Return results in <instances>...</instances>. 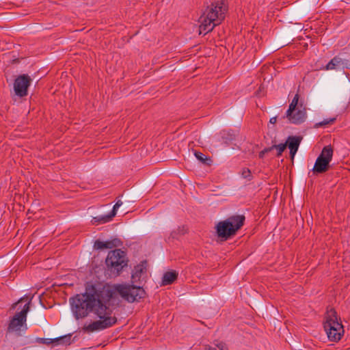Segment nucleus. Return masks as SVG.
I'll use <instances>...</instances> for the list:
<instances>
[{
    "instance_id": "obj_24",
    "label": "nucleus",
    "mask_w": 350,
    "mask_h": 350,
    "mask_svg": "<svg viewBox=\"0 0 350 350\" xmlns=\"http://www.w3.org/2000/svg\"><path fill=\"white\" fill-rule=\"evenodd\" d=\"M272 150V148H265L263 150L260 151V153H259V157L260 158H263L265 153L269 152Z\"/></svg>"
},
{
    "instance_id": "obj_9",
    "label": "nucleus",
    "mask_w": 350,
    "mask_h": 350,
    "mask_svg": "<svg viewBox=\"0 0 350 350\" xmlns=\"http://www.w3.org/2000/svg\"><path fill=\"white\" fill-rule=\"evenodd\" d=\"M31 82V77L27 75H19L14 81V90L15 94L19 97H24L27 95L28 88Z\"/></svg>"
},
{
    "instance_id": "obj_16",
    "label": "nucleus",
    "mask_w": 350,
    "mask_h": 350,
    "mask_svg": "<svg viewBox=\"0 0 350 350\" xmlns=\"http://www.w3.org/2000/svg\"><path fill=\"white\" fill-rule=\"evenodd\" d=\"M113 216H111V213L106 215H99L95 217H93L92 219V224L93 225H98L100 224H105L112 220Z\"/></svg>"
},
{
    "instance_id": "obj_13",
    "label": "nucleus",
    "mask_w": 350,
    "mask_h": 350,
    "mask_svg": "<svg viewBox=\"0 0 350 350\" xmlns=\"http://www.w3.org/2000/svg\"><path fill=\"white\" fill-rule=\"evenodd\" d=\"M117 242L118 241L117 239L111 240V241H102L100 240H96L95 241L94 243V249L97 250H102L105 249H111L114 247L117 246Z\"/></svg>"
},
{
    "instance_id": "obj_12",
    "label": "nucleus",
    "mask_w": 350,
    "mask_h": 350,
    "mask_svg": "<svg viewBox=\"0 0 350 350\" xmlns=\"http://www.w3.org/2000/svg\"><path fill=\"white\" fill-rule=\"evenodd\" d=\"M301 137L297 136H289L286 140V146H288L290 150V154L292 159H294L301 143Z\"/></svg>"
},
{
    "instance_id": "obj_21",
    "label": "nucleus",
    "mask_w": 350,
    "mask_h": 350,
    "mask_svg": "<svg viewBox=\"0 0 350 350\" xmlns=\"http://www.w3.org/2000/svg\"><path fill=\"white\" fill-rule=\"evenodd\" d=\"M241 176L243 178L247 179L248 180H250L252 178L251 172L247 168H243L241 171Z\"/></svg>"
},
{
    "instance_id": "obj_20",
    "label": "nucleus",
    "mask_w": 350,
    "mask_h": 350,
    "mask_svg": "<svg viewBox=\"0 0 350 350\" xmlns=\"http://www.w3.org/2000/svg\"><path fill=\"white\" fill-rule=\"evenodd\" d=\"M336 118H329V119H325L324 120L319 122L318 123H316L315 127L319 128L320 126H323L329 124H332L335 121Z\"/></svg>"
},
{
    "instance_id": "obj_6",
    "label": "nucleus",
    "mask_w": 350,
    "mask_h": 350,
    "mask_svg": "<svg viewBox=\"0 0 350 350\" xmlns=\"http://www.w3.org/2000/svg\"><path fill=\"white\" fill-rule=\"evenodd\" d=\"M111 288L116 292L117 295V303L115 306L118 304V295L129 302H133L138 299L142 298L144 295V291L139 286L134 285L120 284Z\"/></svg>"
},
{
    "instance_id": "obj_10",
    "label": "nucleus",
    "mask_w": 350,
    "mask_h": 350,
    "mask_svg": "<svg viewBox=\"0 0 350 350\" xmlns=\"http://www.w3.org/2000/svg\"><path fill=\"white\" fill-rule=\"evenodd\" d=\"M286 116L291 123L299 124L305 121L307 116L306 109L305 107H303L302 104L300 103V107L296 108L295 111L290 113L289 115L288 111H286Z\"/></svg>"
},
{
    "instance_id": "obj_8",
    "label": "nucleus",
    "mask_w": 350,
    "mask_h": 350,
    "mask_svg": "<svg viewBox=\"0 0 350 350\" xmlns=\"http://www.w3.org/2000/svg\"><path fill=\"white\" fill-rule=\"evenodd\" d=\"M333 152L331 146H326L323 148L312 169L314 173H323L328 170L329 164L332 159Z\"/></svg>"
},
{
    "instance_id": "obj_7",
    "label": "nucleus",
    "mask_w": 350,
    "mask_h": 350,
    "mask_svg": "<svg viewBox=\"0 0 350 350\" xmlns=\"http://www.w3.org/2000/svg\"><path fill=\"white\" fill-rule=\"evenodd\" d=\"M105 262L111 271H116L118 273L127 265L124 252L119 249L110 251Z\"/></svg>"
},
{
    "instance_id": "obj_23",
    "label": "nucleus",
    "mask_w": 350,
    "mask_h": 350,
    "mask_svg": "<svg viewBox=\"0 0 350 350\" xmlns=\"http://www.w3.org/2000/svg\"><path fill=\"white\" fill-rule=\"evenodd\" d=\"M196 157L202 163H205L207 160V157L202 152H195Z\"/></svg>"
},
{
    "instance_id": "obj_5",
    "label": "nucleus",
    "mask_w": 350,
    "mask_h": 350,
    "mask_svg": "<svg viewBox=\"0 0 350 350\" xmlns=\"http://www.w3.org/2000/svg\"><path fill=\"white\" fill-rule=\"evenodd\" d=\"M324 329L331 341L339 340L344 333L343 326L338 321L336 312L334 309H330L327 312Z\"/></svg>"
},
{
    "instance_id": "obj_22",
    "label": "nucleus",
    "mask_w": 350,
    "mask_h": 350,
    "mask_svg": "<svg viewBox=\"0 0 350 350\" xmlns=\"http://www.w3.org/2000/svg\"><path fill=\"white\" fill-rule=\"evenodd\" d=\"M122 202L121 200H118L116 203L114 204L112 211H111V216L115 217L116 215L117 211L118 208L122 206Z\"/></svg>"
},
{
    "instance_id": "obj_14",
    "label": "nucleus",
    "mask_w": 350,
    "mask_h": 350,
    "mask_svg": "<svg viewBox=\"0 0 350 350\" xmlns=\"http://www.w3.org/2000/svg\"><path fill=\"white\" fill-rule=\"evenodd\" d=\"M38 340L41 342L43 344H51L55 342H58V344L63 345H70V336H65L59 338H57L55 339L51 340L49 338H38Z\"/></svg>"
},
{
    "instance_id": "obj_4",
    "label": "nucleus",
    "mask_w": 350,
    "mask_h": 350,
    "mask_svg": "<svg viewBox=\"0 0 350 350\" xmlns=\"http://www.w3.org/2000/svg\"><path fill=\"white\" fill-rule=\"evenodd\" d=\"M32 297L24 296L21 298L16 305L25 302L22 310L17 312L10 321L8 327V332H16L17 334L21 335L22 332H25L27 329L26 324L27 314L29 310V305L31 301Z\"/></svg>"
},
{
    "instance_id": "obj_17",
    "label": "nucleus",
    "mask_w": 350,
    "mask_h": 350,
    "mask_svg": "<svg viewBox=\"0 0 350 350\" xmlns=\"http://www.w3.org/2000/svg\"><path fill=\"white\" fill-rule=\"evenodd\" d=\"M146 271V266L144 264L138 265L135 267L133 273H132V279L134 281H137L139 280L141 278V275Z\"/></svg>"
},
{
    "instance_id": "obj_3",
    "label": "nucleus",
    "mask_w": 350,
    "mask_h": 350,
    "mask_svg": "<svg viewBox=\"0 0 350 350\" xmlns=\"http://www.w3.org/2000/svg\"><path fill=\"white\" fill-rule=\"evenodd\" d=\"M245 216L243 215H234L216 225V231L219 237L227 239L234 236L243 226Z\"/></svg>"
},
{
    "instance_id": "obj_25",
    "label": "nucleus",
    "mask_w": 350,
    "mask_h": 350,
    "mask_svg": "<svg viewBox=\"0 0 350 350\" xmlns=\"http://www.w3.org/2000/svg\"><path fill=\"white\" fill-rule=\"evenodd\" d=\"M217 346L219 350H228V348L225 343L220 342Z\"/></svg>"
},
{
    "instance_id": "obj_18",
    "label": "nucleus",
    "mask_w": 350,
    "mask_h": 350,
    "mask_svg": "<svg viewBox=\"0 0 350 350\" xmlns=\"http://www.w3.org/2000/svg\"><path fill=\"white\" fill-rule=\"evenodd\" d=\"M299 96L298 94H296L292 100L291 104L289 105L288 109H287L288 115L291 112H294L298 107H300V104L299 105Z\"/></svg>"
},
{
    "instance_id": "obj_11",
    "label": "nucleus",
    "mask_w": 350,
    "mask_h": 350,
    "mask_svg": "<svg viewBox=\"0 0 350 350\" xmlns=\"http://www.w3.org/2000/svg\"><path fill=\"white\" fill-rule=\"evenodd\" d=\"M350 67V61L338 55L332 58L325 66V70H339Z\"/></svg>"
},
{
    "instance_id": "obj_26",
    "label": "nucleus",
    "mask_w": 350,
    "mask_h": 350,
    "mask_svg": "<svg viewBox=\"0 0 350 350\" xmlns=\"http://www.w3.org/2000/svg\"><path fill=\"white\" fill-rule=\"evenodd\" d=\"M276 121H277V118L276 117H273V118H271L270 119L269 122L271 124H275L276 122Z\"/></svg>"
},
{
    "instance_id": "obj_19",
    "label": "nucleus",
    "mask_w": 350,
    "mask_h": 350,
    "mask_svg": "<svg viewBox=\"0 0 350 350\" xmlns=\"http://www.w3.org/2000/svg\"><path fill=\"white\" fill-rule=\"evenodd\" d=\"M271 148H272V150L275 148L278 150L277 155L279 157L282 154L284 150L286 149V144L285 143V144H278V145H273Z\"/></svg>"
},
{
    "instance_id": "obj_27",
    "label": "nucleus",
    "mask_w": 350,
    "mask_h": 350,
    "mask_svg": "<svg viewBox=\"0 0 350 350\" xmlns=\"http://www.w3.org/2000/svg\"><path fill=\"white\" fill-rule=\"evenodd\" d=\"M209 350H211V349H209ZM211 350H215V349H211Z\"/></svg>"
},
{
    "instance_id": "obj_15",
    "label": "nucleus",
    "mask_w": 350,
    "mask_h": 350,
    "mask_svg": "<svg viewBox=\"0 0 350 350\" xmlns=\"http://www.w3.org/2000/svg\"><path fill=\"white\" fill-rule=\"evenodd\" d=\"M178 274L176 271H167L163 275L161 286H166L173 283L177 278Z\"/></svg>"
},
{
    "instance_id": "obj_2",
    "label": "nucleus",
    "mask_w": 350,
    "mask_h": 350,
    "mask_svg": "<svg viewBox=\"0 0 350 350\" xmlns=\"http://www.w3.org/2000/svg\"><path fill=\"white\" fill-rule=\"evenodd\" d=\"M228 6L223 0L217 1L208 5L199 18L200 34L205 35L221 24L225 18Z\"/></svg>"
},
{
    "instance_id": "obj_1",
    "label": "nucleus",
    "mask_w": 350,
    "mask_h": 350,
    "mask_svg": "<svg viewBox=\"0 0 350 350\" xmlns=\"http://www.w3.org/2000/svg\"><path fill=\"white\" fill-rule=\"evenodd\" d=\"M116 292L109 285L87 284L84 293L70 299L71 310L76 319H83L93 313L98 320L85 325L86 333L103 330L117 322L113 312L117 303Z\"/></svg>"
}]
</instances>
